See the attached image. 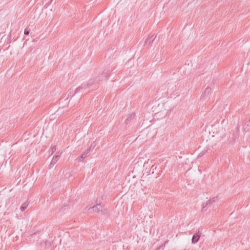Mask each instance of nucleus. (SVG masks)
Instances as JSON below:
<instances>
[{
    "mask_svg": "<svg viewBox=\"0 0 250 250\" xmlns=\"http://www.w3.org/2000/svg\"><path fill=\"white\" fill-rule=\"evenodd\" d=\"M155 38H156V36H154V35L151 36L150 37L146 39V40L145 42V43H146V44L151 43L152 42H153L154 41Z\"/></svg>",
    "mask_w": 250,
    "mask_h": 250,
    "instance_id": "obj_6",
    "label": "nucleus"
},
{
    "mask_svg": "<svg viewBox=\"0 0 250 250\" xmlns=\"http://www.w3.org/2000/svg\"><path fill=\"white\" fill-rule=\"evenodd\" d=\"M28 206V204L27 202L23 203L21 206V209L22 211L25 210Z\"/></svg>",
    "mask_w": 250,
    "mask_h": 250,
    "instance_id": "obj_9",
    "label": "nucleus"
},
{
    "mask_svg": "<svg viewBox=\"0 0 250 250\" xmlns=\"http://www.w3.org/2000/svg\"><path fill=\"white\" fill-rule=\"evenodd\" d=\"M211 91V88L210 87H207L205 89L204 95H208Z\"/></svg>",
    "mask_w": 250,
    "mask_h": 250,
    "instance_id": "obj_10",
    "label": "nucleus"
},
{
    "mask_svg": "<svg viewBox=\"0 0 250 250\" xmlns=\"http://www.w3.org/2000/svg\"><path fill=\"white\" fill-rule=\"evenodd\" d=\"M135 117V113L132 112L131 114H129V116L127 118V119L125 120L126 124H128L129 122L134 118Z\"/></svg>",
    "mask_w": 250,
    "mask_h": 250,
    "instance_id": "obj_8",
    "label": "nucleus"
},
{
    "mask_svg": "<svg viewBox=\"0 0 250 250\" xmlns=\"http://www.w3.org/2000/svg\"><path fill=\"white\" fill-rule=\"evenodd\" d=\"M201 236V233L199 231L194 234L192 238V243L195 244L199 240V238Z\"/></svg>",
    "mask_w": 250,
    "mask_h": 250,
    "instance_id": "obj_5",
    "label": "nucleus"
},
{
    "mask_svg": "<svg viewBox=\"0 0 250 250\" xmlns=\"http://www.w3.org/2000/svg\"><path fill=\"white\" fill-rule=\"evenodd\" d=\"M30 31V29L28 28H25L24 31V34L26 35H28L29 34Z\"/></svg>",
    "mask_w": 250,
    "mask_h": 250,
    "instance_id": "obj_11",
    "label": "nucleus"
},
{
    "mask_svg": "<svg viewBox=\"0 0 250 250\" xmlns=\"http://www.w3.org/2000/svg\"><path fill=\"white\" fill-rule=\"evenodd\" d=\"M89 151V149H87L85 150V151L81 155V157L78 158V160L81 161H82L86 157V155L88 153Z\"/></svg>",
    "mask_w": 250,
    "mask_h": 250,
    "instance_id": "obj_7",
    "label": "nucleus"
},
{
    "mask_svg": "<svg viewBox=\"0 0 250 250\" xmlns=\"http://www.w3.org/2000/svg\"><path fill=\"white\" fill-rule=\"evenodd\" d=\"M51 150H52V154L54 152H55L56 150V146H53L51 148Z\"/></svg>",
    "mask_w": 250,
    "mask_h": 250,
    "instance_id": "obj_12",
    "label": "nucleus"
},
{
    "mask_svg": "<svg viewBox=\"0 0 250 250\" xmlns=\"http://www.w3.org/2000/svg\"><path fill=\"white\" fill-rule=\"evenodd\" d=\"M61 155V153H60L59 152H58L53 157V158L51 160V162L49 165V169H51V168H52L53 167V166L56 164V163L58 162V160L59 159Z\"/></svg>",
    "mask_w": 250,
    "mask_h": 250,
    "instance_id": "obj_2",
    "label": "nucleus"
},
{
    "mask_svg": "<svg viewBox=\"0 0 250 250\" xmlns=\"http://www.w3.org/2000/svg\"><path fill=\"white\" fill-rule=\"evenodd\" d=\"M91 147H93V146L92 145H91V146H90V147L88 149H89V150H90Z\"/></svg>",
    "mask_w": 250,
    "mask_h": 250,
    "instance_id": "obj_13",
    "label": "nucleus"
},
{
    "mask_svg": "<svg viewBox=\"0 0 250 250\" xmlns=\"http://www.w3.org/2000/svg\"><path fill=\"white\" fill-rule=\"evenodd\" d=\"M88 86V83H83L82 84H81V85H80L76 89L74 94L79 93L81 92L82 90L86 89Z\"/></svg>",
    "mask_w": 250,
    "mask_h": 250,
    "instance_id": "obj_4",
    "label": "nucleus"
},
{
    "mask_svg": "<svg viewBox=\"0 0 250 250\" xmlns=\"http://www.w3.org/2000/svg\"><path fill=\"white\" fill-rule=\"evenodd\" d=\"M84 211L89 210L90 212H92L93 211H96L97 213L101 214H105L107 213V210L105 209H103V207L101 204H97L95 206H94L92 208H88L86 207L84 209Z\"/></svg>",
    "mask_w": 250,
    "mask_h": 250,
    "instance_id": "obj_1",
    "label": "nucleus"
},
{
    "mask_svg": "<svg viewBox=\"0 0 250 250\" xmlns=\"http://www.w3.org/2000/svg\"><path fill=\"white\" fill-rule=\"evenodd\" d=\"M218 200V198L217 197H214L212 199H211L209 200H208L205 204H203V208H202V211H205L207 210V207H209L211 206V205L216 201Z\"/></svg>",
    "mask_w": 250,
    "mask_h": 250,
    "instance_id": "obj_3",
    "label": "nucleus"
}]
</instances>
